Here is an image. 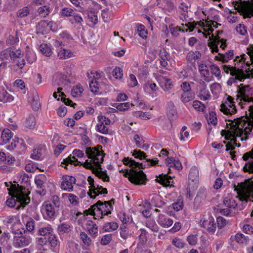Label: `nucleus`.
I'll use <instances>...</instances> for the list:
<instances>
[{
    "label": "nucleus",
    "instance_id": "obj_35",
    "mask_svg": "<svg viewBox=\"0 0 253 253\" xmlns=\"http://www.w3.org/2000/svg\"><path fill=\"white\" fill-rule=\"evenodd\" d=\"M211 74L214 76L218 81L222 78L221 72L219 67L214 64H211L209 66Z\"/></svg>",
    "mask_w": 253,
    "mask_h": 253
},
{
    "label": "nucleus",
    "instance_id": "obj_19",
    "mask_svg": "<svg viewBox=\"0 0 253 253\" xmlns=\"http://www.w3.org/2000/svg\"><path fill=\"white\" fill-rule=\"evenodd\" d=\"M56 209L52 203H45L42 208L43 215L47 219L53 218L55 216Z\"/></svg>",
    "mask_w": 253,
    "mask_h": 253
},
{
    "label": "nucleus",
    "instance_id": "obj_12",
    "mask_svg": "<svg viewBox=\"0 0 253 253\" xmlns=\"http://www.w3.org/2000/svg\"><path fill=\"white\" fill-rule=\"evenodd\" d=\"M201 227H203L211 233H213L216 229L214 220L211 216H204L199 222Z\"/></svg>",
    "mask_w": 253,
    "mask_h": 253
},
{
    "label": "nucleus",
    "instance_id": "obj_29",
    "mask_svg": "<svg viewBox=\"0 0 253 253\" xmlns=\"http://www.w3.org/2000/svg\"><path fill=\"white\" fill-rule=\"evenodd\" d=\"M209 39L211 41L208 43V45L210 47L212 52H218V45L219 44V39L214 37L213 34L209 36Z\"/></svg>",
    "mask_w": 253,
    "mask_h": 253
},
{
    "label": "nucleus",
    "instance_id": "obj_61",
    "mask_svg": "<svg viewBox=\"0 0 253 253\" xmlns=\"http://www.w3.org/2000/svg\"><path fill=\"white\" fill-rule=\"evenodd\" d=\"M236 29L237 32L241 35L245 36L247 34V27L244 24H238Z\"/></svg>",
    "mask_w": 253,
    "mask_h": 253
},
{
    "label": "nucleus",
    "instance_id": "obj_54",
    "mask_svg": "<svg viewBox=\"0 0 253 253\" xmlns=\"http://www.w3.org/2000/svg\"><path fill=\"white\" fill-rule=\"evenodd\" d=\"M193 107L198 111L204 112L206 109L205 105L199 100H195L193 102Z\"/></svg>",
    "mask_w": 253,
    "mask_h": 253
},
{
    "label": "nucleus",
    "instance_id": "obj_63",
    "mask_svg": "<svg viewBox=\"0 0 253 253\" xmlns=\"http://www.w3.org/2000/svg\"><path fill=\"white\" fill-rule=\"evenodd\" d=\"M132 156H134V158H138L140 160L146 159V154L139 150H134L132 152Z\"/></svg>",
    "mask_w": 253,
    "mask_h": 253
},
{
    "label": "nucleus",
    "instance_id": "obj_22",
    "mask_svg": "<svg viewBox=\"0 0 253 253\" xmlns=\"http://www.w3.org/2000/svg\"><path fill=\"white\" fill-rule=\"evenodd\" d=\"M160 64L163 67H166L168 65V62L170 60L169 54L165 48L160 50L159 54Z\"/></svg>",
    "mask_w": 253,
    "mask_h": 253
},
{
    "label": "nucleus",
    "instance_id": "obj_30",
    "mask_svg": "<svg viewBox=\"0 0 253 253\" xmlns=\"http://www.w3.org/2000/svg\"><path fill=\"white\" fill-rule=\"evenodd\" d=\"M14 100V97L9 94L6 90L0 88V101L3 103L11 102Z\"/></svg>",
    "mask_w": 253,
    "mask_h": 253
},
{
    "label": "nucleus",
    "instance_id": "obj_55",
    "mask_svg": "<svg viewBox=\"0 0 253 253\" xmlns=\"http://www.w3.org/2000/svg\"><path fill=\"white\" fill-rule=\"evenodd\" d=\"M207 121L209 124H211L213 126L216 125L217 123V120L215 113L212 111L210 112L207 118Z\"/></svg>",
    "mask_w": 253,
    "mask_h": 253
},
{
    "label": "nucleus",
    "instance_id": "obj_57",
    "mask_svg": "<svg viewBox=\"0 0 253 253\" xmlns=\"http://www.w3.org/2000/svg\"><path fill=\"white\" fill-rule=\"evenodd\" d=\"M183 205V199L181 197L179 196L176 202L172 204V207L174 210L178 211L182 210Z\"/></svg>",
    "mask_w": 253,
    "mask_h": 253
},
{
    "label": "nucleus",
    "instance_id": "obj_18",
    "mask_svg": "<svg viewBox=\"0 0 253 253\" xmlns=\"http://www.w3.org/2000/svg\"><path fill=\"white\" fill-rule=\"evenodd\" d=\"M31 241V238L27 235L14 237L13 245L16 248H21L29 245Z\"/></svg>",
    "mask_w": 253,
    "mask_h": 253
},
{
    "label": "nucleus",
    "instance_id": "obj_28",
    "mask_svg": "<svg viewBox=\"0 0 253 253\" xmlns=\"http://www.w3.org/2000/svg\"><path fill=\"white\" fill-rule=\"evenodd\" d=\"M37 33L41 34H45L48 32L47 21L42 20L38 23L36 26Z\"/></svg>",
    "mask_w": 253,
    "mask_h": 253
},
{
    "label": "nucleus",
    "instance_id": "obj_44",
    "mask_svg": "<svg viewBox=\"0 0 253 253\" xmlns=\"http://www.w3.org/2000/svg\"><path fill=\"white\" fill-rule=\"evenodd\" d=\"M235 241L240 244L247 245L249 242V237L242 233H237L235 236Z\"/></svg>",
    "mask_w": 253,
    "mask_h": 253
},
{
    "label": "nucleus",
    "instance_id": "obj_21",
    "mask_svg": "<svg viewBox=\"0 0 253 253\" xmlns=\"http://www.w3.org/2000/svg\"><path fill=\"white\" fill-rule=\"evenodd\" d=\"M157 222L159 225L164 228H168L173 223L172 219L163 214L159 215Z\"/></svg>",
    "mask_w": 253,
    "mask_h": 253
},
{
    "label": "nucleus",
    "instance_id": "obj_47",
    "mask_svg": "<svg viewBox=\"0 0 253 253\" xmlns=\"http://www.w3.org/2000/svg\"><path fill=\"white\" fill-rule=\"evenodd\" d=\"M84 91V89L82 85L77 84L74 86L71 90V94L74 97H78L81 95Z\"/></svg>",
    "mask_w": 253,
    "mask_h": 253
},
{
    "label": "nucleus",
    "instance_id": "obj_46",
    "mask_svg": "<svg viewBox=\"0 0 253 253\" xmlns=\"http://www.w3.org/2000/svg\"><path fill=\"white\" fill-rule=\"evenodd\" d=\"M13 133L8 128L4 129L1 133V138L4 143L8 142L12 138Z\"/></svg>",
    "mask_w": 253,
    "mask_h": 253
},
{
    "label": "nucleus",
    "instance_id": "obj_6",
    "mask_svg": "<svg viewBox=\"0 0 253 253\" xmlns=\"http://www.w3.org/2000/svg\"><path fill=\"white\" fill-rule=\"evenodd\" d=\"M234 7L241 13L244 18L253 16V2L239 0L234 2Z\"/></svg>",
    "mask_w": 253,
    "mask_h": 253
},
{
    "label": "nucleus",
    "instance_id": "obj_36",
    "mask_svg": "<svg viewBox=\"0 0 253 253\" xmlns=\"http://www.w3.org/2000/svg\"><path fill=\"white\" fill-rule=\"evenodd\" d=\"M119 227L118 224L116 222H108L105 223L102 229L105 232H112L116 230Z\"/></svg>",
    "mask_w": 253,
    "mask_h": 253
},
{
    "label": "nucleus",
    "instance_id": "obj_24",
    "mask_svg": "<svg viewBox=\"0 0 253 253\" xmlns=\"http://www.w3.org/2000/svg\"><path fill=\"white\" fill-rule=\"evenodd\" d=\"M223 204L225 207L229 209H235L237 208L238 209L241 210L243 207H240L238 206V204L234 199L231 197V195H228L227 196L224 198L223 200Z\"/></svg>",
    "mask_w": 253,
    "mask_h": 253
},
{
    "label": "nucleus",
    "instance_id": "obj_60",
    "mask_svg": "<svg viewBox=\"0 0 253 253\" xmlns=\"http://www.w3.org/2000/svg\"><path fill=\"white\" fill-rule=\"evenodd\" d=\"M137 33L143 39L147 38V32L145 29V27L142 25L137 26Z\"/></svg>",
    "mask_w": 253,
    "mask_h": 253
},
{
    "label": "nucleus",
    "instance_id": "obj_4",
    "mask_svg": "<svg viewBox=\"0 0 253 253\" xmlns=\"http://www.w3.org/2000/svg\"><path fill=\"white\" fill-rule=\"evenodd\" d=\"M243 135V130L236 125H231L229 129L226 131L225 138L226 140H230V142L226 144V151L232 150L234 149V146H240V144H237L236 137L241 136Z\"/></svg>",
    "mask_w": 253,
    "mask_h": 253
},
{
    "label": "nucleus",
    "instance_id": "obj_14",
    "mask_svg": "<svg viewBox=\"0 0 253 253\" xmlns=\"http://www.w3.org/2000/svg\"><path fill=\"white\" fill-rule=\"evenodd\" d=\"M98 123L96 126V129L97 131L104 134L108 133L107 125H110L111 121L108 118L104 116H98L97 117Z\"/></svg>",
    "mask_w": 253,
    "mask_h": 253
},
{
    "label": "nucleus",
    "instance_id": "obj_1",
    "mask_svg": "<svg viewBox=\"0 0 253 253\" xmlns=\"http://www.w3.org/2000/svg\"><path fill=\"white\" fill-rule=\"evenodd\" d=\"M85 153L88 159L84 162V166L85 168L91 169L92 172L99 178L103 181H109V177L106 173V171H102L101 164L103 161L104 154L102 150V147L97 145L93 148H87Z\"/></svg>",
    "mask_w": 253,
    "mask_h": 253
},
{
    "label": "nucleus",
    "instance_id": "obj_9",
    "mask_svg": "<svg viewBox=\"0 0 253 253\" xmlns=\"http://www.w3.org/2000/svg\"><path fill=\"white\" fill-rule=\"evenodd\" d=\"M220 111L227 115H232L235 114L237 112V109L235 105L234 98L228 95L224 102L221 104Z\"/></svg>",
    "mask_w": 253,
    "mask_h": 253
},
{
    "label": "nucleus",
    "instance_id": "obj_39",
    "mask_svg": "<svg viewBox=\"0 0 253 253\" xmlns=\"http://www.w3.org/2000/svg\"><path fill=\"white\" fill-rule=\"evenodd\" d=\"M38 232L41 236L47 237L50 234L53 232V229L51 225H48L46 226L40 228L39 229Z\"/></svg>",
    "mask_w": 253,
    "mask_h": 253
},
{
    "label": "nucleus",
    "instance_id": "obj_25",
    "mask_svg": "<svg viewBox=\"0 0 253 253\" xmlns=\"http://www.w3.org/2000/svg\"><path fill=\"white\" fill-rule=\"evenodd\" d=\"M86 229L89 234L93 238L98 235V227L97 224L92 220H88L86 224Z\"/></svg>",
    "mask_w": 253,
    "mask_h": 253
},
{
    "label": "nucleus",
    "instance_id": "obj_59",
    "mask_svg": "<svg viewBox=\"0 0 253 253\" xmlns=\"http://www.w3.org/2000/svg\"><path fill=\"white\" fill-rule=\"evenodd\" d=\"M11 49H6L0 53V61H4L11 58Z\"/></svg>",
    "mask_w": 253,
    "mask_h": 253
},
{
    "label": "nucleus",
    "instance_id": "obj_11",
    "mask_svg": "<svg viewBox=\"0 0 253 253\" xmlns=\"http://www.w3.org/2000/svg\"><path fill=\"white\" fill-rule=\"evenodd\" d=\"M87 181L90 185V189L88 194L91 198H95L98 194L107 193L106 188H103L102 186H99L98 185L96 187L94 184V180L90 176L88 177Z\"/></svg>",
    "mask_w": 253,
    "mask_h": 253
},
{
    "label": "nucleus",
    "instance_id": "obj_8",
    "mask_svg": "<svg viewBox=\"0 0 253 253\" xmlns=\"http://www.w3.org/2000/svg\"><path fill=\"white\" fill-rule=\"evenodd\" d=\"M237 97L241 100L246 102L253 101V87H250L249 85L241 84L238 86Z\"/></svg>",
    "mask_w": 253,
    "mask_h": 253
},
{
    "label": "nucleus",
    "instance_id": "obj_20",
    "mask_svg": "<svg viewBox=\"0 0 253 253\" xmlns=\"http://www.w3.org/2000/svg\"><path fill=\"white\" fill-rule=\"evenodd\" d=\"M217 23L215 21L210 22V23H208L206 25H205V23L201 21L199 23V25L202 26L204 30V32H202V34L206 38H207L208 36L211 35V33L213 31L212 27L217 28Z\"/></svg>",
    "mask_w": 253,
    "mask_h": 253
},
{
    "label": "nucleus",
    "instance_id": "obj_48",
    "mask_svg": "<svg viewBox=\"0 0 253 253\" xmlns=\"http://www.w3.org/2000/svg\"><path fill=\"white\" fill-rule=\"evenodd\" d=\"M70 21L72 24L82 26L83 19L81 15L78 14H75V13L73 16L70 19Z\"/></svg>",
    "mask_w": 253,
    "mask_h": 253
},
{
    "label": "nucleus",
    "instance_id": "obj_43",
    "mask_svg": "<svg viewBox=\"0 0 253 253\" xmlns=\"http://www.w3.org/2000/svg\"><path fill=\"white\" fill-rule=\"evenodd\" d=\"M133 138L137 147L142 148L144 150H147L149 148V145L144 144V141L143 139L141 138L138 134H135Z\"/></svg>",
    "mask_w": 253,
    "mask_h": 253
},
{
    "label": "nucleus",
    "instance_id": "obj_31",
    "mask_svg": "<svg viewBox=\"0 0 253 253\" xmlns=\"http://www.w3.org/2000/svg\"><path fill=\"white\" fill-rule=\"evenodd\" d=\"M73 55V52L69 49L60 48L57 49V57L60 59H66L70 58Z\"/></svg>",
    "mask_w": 253,
    "mask_h": 253
},
{
    "label": "nucleus",
    "instance_id": "obj_41",
    "mask_svg": "<svg viewBox=\"0 0 253 253\" xmlns=\"http://www.w3.org/2000/svg\"><path fill=\"white\" fill-rule=\"evenodd\" d=\"M36 124V119L34 115L30 114L26 118L25 126L26 127L30 129L33 128Z\"/></svg>",
    "mask_w": 253,
    "mask_h": 253
},
{
    "label": "nucleus",
    "instance_id": "obj_7",
    "mask_svg": "<svg viewBox=\"0 0 253 253\" xmlns=\"http://www.w3.org/2000/svg\"><path fill=\"white\" fill-rule=\"evenodd\" d=\"M197 25L196 23H188L185 24H181V26L179 27L178 26H175L174 24H171L169 26V29L171 34L173 37H177L179 36L180 32H192L195 29L197 30L198 33L201 32V31L197 29L196 28V26Z\"/></svg>",
    "mask_w": 253,
    "mask_h": 253
},
{
    "label": "nucleus",
    "instance_id": "obj_13",
    "mask_svg": "<svg viewBox=\"0 0 253 253\" xmlns=\"http://www.w3.org/2000/svg\"><path fill=\"white\" fill-rule=\"evenodd\" d=\"M242 158L246 162L243 167L244 171L253 173V148L250 151L244 154Z\"/></svg>",
    "mask_w": 253,
    "mask_h": 253
},
{
    "label": "nucleus",
    "instance_id": "obj_15",
    "mask_svg": "<svg viewBox=\"0 0 253 253\" xmlns=\"http://www.w3.org/2000/svg\"><path fill=\"white\" fill-rule=\"evenodd\" d=\"M76 182V178L69 175H64L62 177V181L61 184V188L64 190L71 191L73 190V185Z\"/></svg>",
    "mask_w": 253,
    "mask_h": 253
},
{
    "label": "nucleus",
    "instance_id": "obj_40",
    "mask_svg": "<svg viewBox=\"0 0 253 253\" xmlns=\"http://www.w3.org/2000/svg\"><path fill=\"white\" fill-rule=\"evenodd\" d=\"M232 125H234L233 124ZM237 126H238L240 128H241L243 129L242 127H240V124L238 123V122H235V124ZM247 126L244 129V130H243V135L240 136L241 137V140L242 141L243 140H246L248 139V135L250 133V132L252 130V126L250 127V124H247Z\"/></svg>",
    "mask_w": 253,
    "mask_h": 253
},
{
    "label": "nucleus",
    "instance_id": "obj_50",
    "mask_svg": "<svg viewBox=\"0 0 253 253\" xmlns=\"http://www.w3.org/2000/svg\"><path fill=\"white\" fill-rule=\"evenodd\" d=\"M50 11V7L48 5H44L39 7L38 9L39 14L42 17L47 16Z\"/></svg>",
    "mask_w": 253,
    "mask_h": 253
},
{
    "label": "nucleus",
    "instance_id": "obj_33",
    "mask_svg": "<svg viewBox=\"0 0 253 253\" xmlns=\"http://www.w3.org/2000/svg\"><path fill=\"white\" fill-rule=\"evenodd\" d=\"M199 71L201 75L204 77V80L209 82L211 80L209 79L210 72L207 66L203 63L199 65Z\"/></svg>",
    "mask_w": 253,
    "mask_h": 253
},
{
    "label": "nucleus",
    "instance_id": "obj_52",
    "mask_svg": "<svg viewBox=\"0 0 253 253\" xmlns=\"http://www.w3.org/2000/svg\"><path fill=\"white\" fill-rule=\"evenodd\" d=\"M80 238L84 245L89 247L91 245V240L85 232H81L80 233Z\"/></svg>",
    "mask_w": 253,
    "mask_h": 253
},
{
    "label": "nucleus",
    "instance_id": "obj_38",
    "mask_svg": "<svg viewBox=\"0 0 253 253\" xmlns=\"http://www.w3.org/2000/svg\"><path fill=\"white\" fill-rule=\"evenodd\" d=\"M40 50L43 55L47 57L50 56L53 53L50 46L46 43L41 44L40 46Z\"/></svg>",
    "mask_w": 253,
    "mask_h": 253
},
{
    "label": "nucleus",
    "instance_id": "obj_5",
    "mask_svg": "<svg viewBox=\"0 0 253 253\" xmlns=\"http://www.w3.org/2000/svg\"><path fill=\"white\" fill-rule=\"evenodd\" d=\"M113 209L112 206H108L105 203H103L100 201H98L95 204H94L88 210V213L95 216L99 217L101 216V217L104 215H108L111 213V211Z\"/></svg>",
    "mask_w": 253,
    "mask_h": 253
},
{
    "label": "nucleus",
    "instance_id": "obj_2",
    "mask_svg": "<svg viewBox=\"0 0 253 253\" xmlns=\"http://www.w3.org/2000/svg\"><path fill=\"white\" fill-rule=\"evenodd\" d=\"M123 163L130 168L129 170H126L124 175L127 177L128 180L135 185H142L145 184L146 175L142 170H138L136 168H143V164L136 162L131 158H125Z\"/></svg>",
    "mask_w": 253,
    "mask_h": 253
},
{
    "label": "nucleus",
    "instance_id": "obj_26",
    "mask_svg": "<svg viewBox=\"0 0 253 253\" xmlns=\"http://www.w3.org/2000/svg\"><path fill=\"white\" fill-rule=\"evenodd\" d=\"M172 180V177L170 176H169L168 174H160L159 177H157L156 180L163 185L164 186H169V187H173L172 184L171 182L173 181H171Z\"/></svg>",
    "mask_w": 253,
    "mask_h": 253
},
{
    "label": "nucleus",
    "instance_id": "obj_53",
    "mask_svg": "<svg viewBox=\"0 0 253 253\" xmlns=\"http://www.w3.org/2000/svg\"><path fill=\"white\" fill-rule=\"evenodd\" d=\"M144 88L146 90L149 92L150 91H156L158 89V87L156 84L154 83H152V82H148L145 83Z\"/></svg>",
    "mask_w": 253,
    "mask_h": 253
},
{
    "label": "nucleus",
    "instance_id": "obj_45",
    "mask_svg": "<svg viewBox=\"0 0 253 253\" xmlns=\"http://www.w3.org/2000/svg\"><path fill=\"white\" fill-rule=\"evenodd\" d=\"M47 243H48L52 248H55L59 243L57 237L53 232L50 234V235L47 237Z\"/></svg>",
    "mask_w": 253,
    "mask_h": 253
},
{
    "label": "nucleus",
    "instance_id": "obj_49",
    "mask_svg": "<svg viewBox=\"0 0 253 253\" xmlns=\"http://www.w3.org/2000/svg\"><path fill=\"white\" fill-rule=\"evenodd\" d=\"M72 226L69 223H63L58 227V231L59 233L69 232L71 229Z\"/></svg>",
    "mask_w": 253,
    "mask_h": 253
},
{
    "label": "nucleus",
    "instance_id": "obj_17",
    "mask_svg": "<svg viewBox=\"0 0 253 253\" xmlns=\"http://www.w3.org/2000/svg\"><path fill=\"white\" fill-rule=\"evenodd\" d=\"M200 85L198 96L200 99L203 101L209 100L211 98L209 90L207 89V85L204 81L200 82Z\"/></svg>",
    "mask_w": 253,
    "mask_h": 253
},
{
    "label": "nucleus",
    "instance_id": "obj_27",
    "mask_svg": "<svg viewBox=\"0 0 253 253\" xmlns=\"http://www.w3.org/2000/svg\"><path fill=\"white\" fill-rule=\"evenodd\" d=\"M87 23L90 27H93L98 23V16L96 12L93 10L87 11Z\"/></svg>",
    "mask_w": 253,
    "mask_h": 253
},
{
    "label": "nucleus",
    "instance_id": "obj_32",
    "mask_svg": "<svg viewBox=\"0 0 253 253\" xmlns=\"http://www.w3.org/2000/svg\"><path fill=\"white\" fill-rule=\"evenodd\" d=\"M45 146H42L34 149L31 154V158L35 160H39L42 158Z\"/></svg>",
    "mask_w": 253,
    "mask_h": 253
},
{
    "label": "nucleus",
    "instance_id": "obj_64",
    "mask_svg": "<svg viewBox=\"0 0 253 253\" xmlns=\"http://www.w3.org/2000/svg\"><path fill=\"white\" fill-rule=\"evenodd\" d=\"M146 227L153 232H157L159 231V227L153 220H150L146 223Z\"/></svg>",
    "mask_w": 253,
    "mask_h": 253
},
{
    "label": "nucleus",
    "instance_id": "obj_58",
    "mask_svg": "<svg viewBox=\"0 0 253 253\" xmlns=\"http://www.w3.org/2000/svg\"><path fill=\"white\" fill-rule=\"evenodd\" d=\"M29 8L28 6H25L17 11V16L19 17L23 18L27 16L29 14Z\"/></svg>",
    "mask_w": 253,
    "mask_h": 253
},
{
    "label": "nucleus",
    "instance_id": "obj_62",
    "mask_svg": "<svg viewBox=\"0 0 253 253\" xmlns=\"http://www.w3.org/2000/svg\"><path fill=\"white\" fill-rule=\"evenodd\" d=\"M113 76L117 79H121L123 76L122 69L120 67H116L112 72Z\"/></svg>",
    "mask_w": 253,
    "mask_h": 253
},
{
    "label": "nucleus",
    "instance_id": "obj_23",
    "mask_svg": "<svg viewBox=\"0 0 253 253\" xmlns=\"http://www.w3.org/2000/svg\"><path fill=\"white\" fill-rule=\"evenodd\" d=\"M233 50H229L225 53H218V55L215 57V60L221 61L222 63H226L233 58Z\"/></svg>",
    "mask_w": 253,
    "mask_h": 253
},
{
    "label": "nucleus",
    "instance_id": "obj_51",
    "mask_svg": "<svg viewBox=\"0 0 253 253\" xmlns=\"http://www.w3.org/2000/svg\"><path fill=\"white\" fill-rule=\"evenodd\" d=\"M168 162H169V164H173L174 169L176 170H179L182 168L181 163L179 160H176L172 157H168Z\"/></svg>",
    "mask_w": 253,
    "mask_h": 253
},
{
    "label": "nucleus",
    "instance_id": "obj_10",
    "mask_svg": "<svg viewBox=\"0 0 253 253\" xmlns=\"http://www.w3.org/2000/svg\"><path fill=\"white\" fill-rule=\"evenodd\" d=\"M73 156L70 155L68 158L64 159L62 162L61 166L67 168L66 166L69 164H73L75 166L79 165L81 162L78 161L77 158H81L84 156V152L79 149H74L72 152Z\"/></svg>",
    "mask_w": 253,
    "mask_h": 253
},
{
    "label": "nucleus",
    "instance_id": "obj_37",
    "mask_svg": "<svg viewBox=\"0 0 253 253\" xmlns=\"http://www.w3.org/2000/svg\"><path fill=\"white\" fill-rule=\"evenodd\" d=\"M102 84L99 83L96 79H94L89 82V88L91 92L97 93L101 88Z\"/></svg>",
    "mask_w": 253,
    "mask_h": 253
},
{
    "label": "nucleus",
    "instance_id": "obj_42",
    "mask_svg": "<svg viewBox=\"0 0 253 253\" xmlns=\"http://www.w3.org/2000/svg\"><path fill=\"white\" fill-rule=\"evenodd\" d=\"M28 101L31 103L34 110H37L39 108V98L37 94H33L31 97H30Z\"/></svg>",
    "mask_w": 253,
    "mask_h": 253
},
{
    "label": "nucleus",
    "instance_id": "obj_3",
    "mask_svg": "<svg viewBox=\"0 0 253 253\" xmlns=\"http://www.w3.org/2000/svg\"><path fill=\"white\" fill-rule=\"evenodd\" d=\"M9 193L11 197L6 201V205L10 207H14L16 202H18L22 205H27L30 201L28 197V190L23 186L18 185H12L9 189Z\"/></svg>",
    "mask_w": 253,
    "mask_h": 253
},
{
    "label": "nucleus",
    "instance_id": "obj_16",
    "mask_svg": "<svg viewBox=\"0 0 253 253\" xmlns=\"http://www.w3.org/2000/svg\"><path fill=\"white\" fill-rule=\"evenodd\" d=\"M156 80L161 87L165 91L170 90L173 87L171 80L166 76L158 75L156 77Z\"/></svg>",
    "mask_w": 253,
    "mask_h": 253
},
{
    "label": "nucleus",
    "instance_id": "obj_56",
    "mask_svg": "<svg viewBox=\"0 0 253 253\" xmlns=\"http://www.w3.org/2000/svg\"><path fill=\"white\" fill-rule=\"evenodd\" d=\"M128 85L130 87H133L138 84V82L136 77L132 74L129 75L127 80Z\"/></svg>",
    "mask_w": 253,
    "mask_h": 253
},
{
    "label": "nucleus",
    "instance_id": "obj_34",
    "mask_svg": "<svg viewBox=\"0 0 253 253\" xmlns=\"http://www.w3.org/2000/svg\"><path fill=\"white\" fill-rule=\"evenodd\" d=\"M195 96V93L192 91H184L182 92L180 99L183 103H186L193 100Z\"/></svg>",
    "mask_w": 253,
    "mask_h": 253
}]
</instances>
